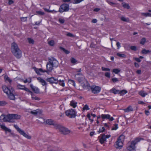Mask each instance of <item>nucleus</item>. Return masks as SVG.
Instances as JSON below:
<instances>
[{
  "mask_svg": "<svg viewBox=\"0 0 151 151\" xmlns=\"http://www.w3.org/2000/svg\"><path fill=\"white\" fill-rule=\"evenodd\" d=\"M58 61L53 58L49 59L48 62L46 65L47 71V73L51 72L53 69V67H57L58 65Z\"/></svg>",
  "mask_w": 151,
  "mask_h": 151,
  "instance_id": "f257e3e1",
  "label": "nucleus"
},
{
  "mask_svg": "<svg viewBox=\"0 0 151 151\" xmlns=\"http://www.w3.org/2000/svg\"><path fill=\"white\" fill-rule=\"evenodd\" d=\"M11 50L13 54L17 58H19L21 57L22 52L17 45L14 42L12 43Z\"/></svg>",
  "mask_w": 151,
  "mask_h": 151,
  "instance_id": "f03ea898",
  "label": "nucleus"
},
{
  "mask_svg": "<svg viewBox=\"0 0 151 151\" xmlns=\"http://www.w3.org/2000/svg\"><path fill=\"white\" fill-rule=\"evenodd\" d=\"M143 138L137 137L134 140L132 141L131 143V145L127 147V148L129 151H131L134 150L135 147V145L141 140H143Z\"/></svg>",
  "mask_w": 151,
  "mask_h": 151,
  "instance_id": "7ed1b4c3",
  "label": "nucleus"
},
{
  "mask_svg": "<svg viewBox=\"0 0 151 151\" xmlns=\"http://www.w3.org/2000/svg\"><path fill=\"white\" fill-rule=\"evenodd\" d=\"M57 127L56 129H58L59 131L64 135H68L69 133L71 132L70 130H69L68 128H66L62 125L58 124V125H56Z\"/></svg>",
  "mask_w": 151,
  "mask_h": 151,
  "instance_id": "20e7f679",
  "label": "nucleus"
},
{
  "mask_svg": "<svg viewBox=\"0 0 151 151\" xmlns=\"http://www.w3.org/2000/svg\"><path fill=\"white\" fill-rule=\"evenodd\" d=\"M77 80L80 83H81L82 85L85 87H89L90 85L88 82L85 79L84 76L78 78Z\"/></svg>",
  "mask_w": 151,
  "mask_h": 151,
  "instance_id": "39448f33",
  "label": "nucleus"
},
{
  "mask_svg": "<svg viewBox=\"0 0 151 151\" xmlns=\"http://www.w3.org/2000/svg\"><path fill=\"white\" fill-rule=\"evenodd\" d=\"M66 115L70 118H74L76 116L75 110L71 109L65 111Z\"/></svg>",
  "mask_w": 151,
  "mask_h": 151,
  "instance_id": "423d86ee",
  "label": "nucleus"
},
{
  "mask_svg": "<svg viewBox=\"0 0 151 151\" xmlns=\"http://www.w3.org/2000/svg\"><path fill=\"white\" fill-rule=\"evenodd\" d=\"M69 9V4L64 3L60 6L58 11L60 13H62L64 12H68Z\"/></svg>",
  "mask_w": 151,
  "mask_h": 151,
  "instance_id": "0eeeda50",
  "label": "nucleus"
},
{
  "mask_svg": "<svg viewBox=\"0 0 151 151\" xmlns=\"http://www.w3.org/2000/svg\"><path fill=\"white\" fill-rule=\"evenodd\" d=\"M0 118H3L2 119L4 122H10V120L13 119V114H8L7 116H5L4 115H2L1 116Z\"/></svg>",
  "mask_w": 151,
  "mask_h": 151,
  "instance_id": "6e6552de",
  "label": "nucleus"
},
{
  "mask_svg": "<svg viewBox=\"0 0 151 151\" xmlns=\"http://www.w3.org/2000/svg\"><path fill=\"white\" fill-rule=\"evenodd\" d=\"M2 89L3 91L7 95H8L9 92H13L14 91V88L9 86H6V85H4L2 86Z\"/></svg>",
  "mask_w": 151,
  "mask_h": 151,
  "instance_id": "1a4fd4ad",
  "label": "nucleus"
},
{
  "mask_svg": "<svg viewBox=\"0 0 151 151\" xmlns=\"http://www.w3.org/2000/svg\"><path fill=\"white\" fill-rule=\"evenodd\" d=\"M89 87H90L92 92L94 94L99 93L101 90V88L99 86L93 85L91 86H90Z\"/></svg>",
  "mask_w": 151,
  "mask_h": 151,
  "instance_id": "9d476101",
  "label": "nucleus"
},
{
  "mask_svg": "<svg viewBox=\"0 0 151 151\" xmlns=\"http://www.w3.org/2000/svg\"><path fill=\"white\" fill-rule=\"evenodd\" d=\"M17 87L19 89L24 90L25 91L29 92L31 95H34L33 93L30 91L28 88L25 87V86H23L20 84H18L17 86Z\"/></svg>",
  "mask_w": 151,
  "mask_h": 151,
  "instance_id": "9b49d317",
  "label": "nucleus"
},
{
  "mask_svg": "<svg viewBox=\"0 0 151 151\" xmlns=\"http://www.w3.org/2000/svg\"><path fill=\"white\" fill-rule=\"evenodd\" d=\"M46 81L48 82H49L50 84H52L55 83L57 84L58 83V78L56 79L54 77H51L48 78L46 79Z\"/></svg>",
  "mask_w": 151,
  "mask_h": 151,
  "instance_id": "f8f14e48",
  "label": "nucleus"
},
{
  "mask_svg": "<svg viewBox=\"0 0 151 151\" xmlns=\"http://www.w3.org/2000/svg\"><path fill=\"white\" fill-rule=\"evenodd\" d=\"M101 118L103 121L105 119H109L110 121H112L114 120V119L113 117H111L110 115L109 114H103L101 115Z\"/></svg>",
  "mask_w": 151,
  "mask_h": 151,
  "instance_id": "ddd939ff",
  "label": "nucleus"
},
{
  "mask_svg": "<svg viewBox=\"0 0 151 151\" xmlns=\"http://www.w3.org/2000/svg\"><path fill=\"white\" fill-rule=\"evenodd\" d=\"M123 145V142L121 140H118L117 139V140L115 142L114 145V147L116 148L120 149Z\"/></svg>",
  "mask_w": 151,
  "mask_h": 151,
  "instance_id": "4468645a",
  "label": "nucleus"
},
{
  "mask_svg": "<svg viewBox=\"0 0 151 151\" xmlns=\"http://www.w3.org/2000/svg\"><path fill=\"white\" fill-rule=\"evenodd\" d=\"M46 123L47 124L50 125H53L54 126V127L56 129L57 127L56 125H58L59 124H55V122L54 120L51 119H47L46 121Z\"/></svg>",
  "mask_w": 151,
  "mask_h": 151,
  "instance_id": "2eb2a0df",
  "label": "nucleus"
},
{
  "mask_svg": "<svg viewBox=\"0 0 151 151\" xmlns=\"http://www.w3.org/2000/svg\"><path fill=\"white\" fill-rule=\"evenodd\" d=\"M30 86L33 91L35 93H40L39 89L36 87L34 86L32 84H30Z\"/></svg>",
  "mask_w": 151,
  "mask_h": 151,
  "instance_id": "dca6fc26",
  "label": "nucleus"
},
{
  "mask_svg": "<svg viewBox=\"0 0 151 151\" xmlns=\"http://www.w3.org/2000/svg\"><path fill=\"white\" fill-rule=\"evenodd\" d=\"M37 79L39 81V82L41 83L42 86H44L47 85V83L41 77L37 78Z\"/></svg>",
  "mask_w": 151,
  "mask_h": 151,
  "instance_id": "f3484780",
  "label": "nucleus"
},
{
  "mask_svg": "<svg viewBox=\"0 0 151 151\" xmlns=\"http://www.w3.org/2000/svg\"><path fill=\"white\" fill-rule=\"evenodd\" d=\"M101 137L99 139V141L101 144H103L106 141V137L105 136V134L101 135Z\"/></svg>",
  "mask_w": 151,
  "mask_h": 151,
  "instance_id": "a211bd4d",
  "label": "nucleus"
},
{
  "mask_svg": "<svg viewBox=\"0 0 151 151\" xmlns=\"http://www.w3.org/2000/svg\"><path fill=\"white\" fill-rule=\"evenodd\" d=\"M20 134L23 135L24 137L27 138L28 139H30L31 138V137L27 134L26 133H25L24 131L22 130L21 132L19 133Z\"/></svg>",
  "mask_w": 151,
  "mask_h": 151,
  "instance_id": "6ab92c4d",
  "label": "nucleus"
},
{
  "mask_svg": "<svg viewBox=\"0 0 151 151\" xmlns=\"http://www.w3.org/2000/svg\"><path fill=\"white\" fill-rule=\"evenodd\" d=\"M77 103L76 102L75 100H72L70 101V105L73 108H75L77 106Z\"/></svg>",
  "mask_w": 151,
  "mask_h": 151,
  "instance_id": "aec40b11",
  "label": "nucleus"
},
{
  "mask_svg": "<svg viewBox=\"0 0 151 151\" xmlns=\"http://www.w3.org/2000/svg\"><path fill=\"white\" fill-rule=\"evenodd\" d=\"M13 92H9V94L7 95L9 98L11 100H14L15 99V97L14 95L13 94Z\"/></svg>",
  "mask_w": 151,
  "mask_h": 151,
  "instance_id": "412c9836",
  "label": "nucleus"
},
{
  "mask_svg": "<svg viewBox=\"0 0 151 151\" xmlns=\"http://www.w3.org/2000/svg\"><path fill=\"white\" fill-rule=\"evenodd\" d=\"M119 90H116L115 88H113L111 89L110 91V93H113L114 94L119 93Z\"/></svg>",
  "mask_w": 151,
  "mask_h": 151,
  "instance_id": "4be33fe9",
  "label": "nucleus"
},
{
  "mask_svg": "<svg viewBox=\"0 0 151 151\" xmlns=\"http://www.w3.org/2000/svg\"><path fill=\"white\" fill-rule=\"evenodd\" d=\"M64 82V80H61L58 79V83L60 85L63 87H64L65 86V83Z\"/></svg>",
  "mask_w": 151,
  "mask_h": 151,
  "instance_id": "5701e85b",
  "label": "nucleus"
},
{
  "mask_svg": "<svg viewBox=\"0 0 151 151\" xmlns=\"http://www.w3.org/2000/svg\"><path fill=\"white\" fill-rule=\"evenodd\" d=\"M125 112H129L130 111H132L133 110V109L131 106H129L127 108L124 109Z\"/></svg>",
  "mask_w": 151,
  "mask_h": 151,
  "instance_id": "b1692460",
  "label": "nucleus"
},
{
  "mask_svg": "<svg viewBox=\"0 0 151 151\" xmlns=\"http://www.w3.org/2000/svg\"><path fill=\"white\" fill-rule=\"evenodd\" d=\"M139 94L142 97H144L148 94L147 93L145 92L144 91H141L139 92Z\"/></svg>",
  "mask_w": 151,
  "mask_h": 151,
  "instance_id": "393cba45",
  "label": "nucleus"
},
{
  "mask_svg": "<svg viewBox=\"0 0 151 151\" xmlns=\"http://www.w3.org/2000/svg\"><path fill=\"white\" fill-rule=\"evenodd\" d=\"M151 52V51L149 50H146L145 49H143L141 52L143 54H146L150 53Z\"/></svg>",
  "mask_w": 151,
  "mask_h": 151,
  "instance_id": "a878e982",
  "label": "nucleus"
},
{
  "mask_svg": "<svg viewBox=\"0 0 151 151\" xmlns=\"http://www.w3.org/2000/svg\"><path fill=\"white\" fill-rule=\"evenodd\" d=\"M13 118L14 119H18L20 118L21 116L17 114H13Z\"/></svg>",
  "mask_w": 151,
  "mask_h": 151,
  "instance_id": "bb28decb",
  "label": "nucleus"
},
{
  "mask_svg": "<svg viewBox=\"0 0 151 151\" xmlns=\"http://www.w3.org/2000/svg\"><path fill=\"white\" fill-rule=\"evenodd\" d=\"M122 4H123L122 6L124 8H126L127 9H130V6L128 4L125 3L124 2H123L122 3Z\"/></svg>",
  "mask_w": 151,
  "mask_h": 151,
  "instance_id": "cd10ccee",
  "label": "nucleus"
},
{
  "mask_svg": "<svg viewBox=\"0 0 151 151\" xmlns=\"http://www.w3.org/2000/svg\"><path fill=\"white\" fill-rule=\"evenodd\" d=\"M125 136L123 134L121 135L117 139L118 140H121L122 142L124 139Z\"/></svg>",
  "mask_w": 151,
  "mask_h": 151,
  "instance_id": "c85d7f7f",
  "label": "nucleus"
},
{
  "mask_svg": "<svg viewBox=\"0 0 151 151\" xmlns=\"http://www.w3.org/2000/svg\"><path fill=\"white\" fill-rule=\"evenodd\" d=\"M70 60L71 63L73 64H76V63L77 62V60L75 58H74L73 57H72L71 58Z\"/></svg>",
  "mask_w": 151,
  "mask_h": 151,
  "instance_id": "c756f323",
  "label": "nucleus"
},
{
  "mask_svg": "<svg viewBox=\"0 0 151 151\" xmlns=\"http://www.w3.org/2000/svg\"><path fill=\"white\" fill-rule=\"evenodd\" d=\"M60 49L63 50V52H64L66 54H68L70 53V52L69 51L66 50L62 47H60Z\"/></svg>",
  "mask_w": 151,
  "mask_h": 151,
  "instance_id": "7c9ffc66",
  "label": "nucleus"
},
{
  "mask_svg": "<svg viewBox=\"0 0 151 151\" xmlns=\"http://www.w3.org/2000/svg\"><path fill=\"white\" fill-rule=\"evenodd\" d=\"M106 130L104 127H101L98 132L99 133H102L105 132Z\"/></svg>",
  "mask_w": 151,
  "mask_h": 151,
  "instance_id": "2f4dec72",
  "label": "nucleus"
},
{
  "mask_svg": "<svg viewBox=\"0 0 151 151\" xmlns=\"http://www.w3.org/2000/svg\"><path fill=\"white\" fill-rule=\"evenodd\" d=\"M146 42V39L144 37L141 40L140 43L142 45H144Z\"/></svg>",
  "mask_w": 151,
  "mask_h": 151,
  "instance_id": "473e14b6",
  "label": "nucleus"
},
{
  "mask_svg": "<svg viewBox=\"0 0 151 151\" xmlns=\"http://www.w3.org/2000/svg\"><path fill=\"white\" fill-rule=\"evenodd\" d=\"M121 20L125 22H128L129 21L128 18H126L124 17H121Z\"/></svg>",
  "mask_w": 151,
  "mask_h": 151,
  "instance_id": "72a5a7b5",
  "label": "nucleus"
},
{
  "mask_svg": "<svg viewBox=\"0 0 151 151\" xmlns=\"http://www.w3.org/2000/svg\"><path fill=\"white\" fill-rule=\"evenodd\" d=\"M127 93V91L125 90H123L121 91H119V93L121 95H123Z\"/></svg>",
  "mask_w": 151,
  "mask_h": 151,
  "instance_id": "f704fd0d",
  "label": "nucleus"
},
{
  "mask_svg": "<svg viewBox=\"0 0 151 151\" xmlns=\"http://www.w3.org/2000/svg\"><path fill=\"white\" fill-rule=\"evenodd\" d=\"M141 15L145 17H147L148 16L151 17V14L149 13H141Z\"/></svg>",
  "mask_w": 151,
  "mask_h": 151,
  "instance_id": "c9c22d12",
  "label": "nucleus"
},
{
  "mask_svg": "<svg viewBox=\"0 0 151 151\" xmlns=\"http://www.w3.org/2000/svg\"><path fill=\"white\" fill-rule=\"evenodd\" d=\"M118 124H115L112 127L111 130H116L118 128Z\"/></svg>",
  "mask_w": 151,
  "mask_h": 151,
  "instance_id": "e433bc0d",
  "label": "nucleus"
},
{
  "mask_svg": "<svg viewBox=\"0 0 151 151\" xmlns=\"http://www.w3.org/2000/svg\"><path fill=\"white\" fill-rule=\"evenodd\" d=\"M4 79L6 80L7 81L9 82L10 83H11L12 82V80L9 78V77H8L7 75L5 76Z\"/></svg>",
  "mask_w": 151,
  "mask_h": 151,
  "instance_id": "4c0bfd02",
  "label": "nucleus"
},
{
  "mask_svg": "<svg viewBox=\"0 0 151 151\" xmlns=\"http://www.w3.org/2000/svg\"><path fill=\"white\" fill-rule=\"evenodd\" d=\"M14 127L16 129L17 131L19 133L22 130L21 129L19 128V127L17 125H14Z\"/></svg>",
  "mask_w": 151,
  "mask_h": 151,
  "instance_id": "58836bf2",
  "label": "nucleus"
},
{
  "mask_svg": "<svg viewBox=\"0 0 151 151\" xmlns=\"http://www.w3.org/2000/svg\"><path fill=\"white\" fill-rule=\"evenodd\" d=\"M116 55L118 56L121 58H125L126 57V55L124 54H120L117 53Z\"/></svg>",
  "mask_w": 151,
  "mask_h": 151,
  "instance_id": "ea45409f",
  "label": "nucleus"
},
{
  "mask_svg": "<svg viewBox=\"0 0 151 151\" xmlns=\"http://www.w3.org/2000/svg\"><path fill=\"white\" fill-rule=\"evenodd\" d=\"M112 72L115 74H118L120 72V70L117 68L114 69L112 70Z\"/></svg>",
  "mask_w": 151,
  "mask_h": 151,
  "instance_id": "a19ab883",
  "label": "nucleus"
},
{
  "mask_svg": "<svg viewBox=\"0 0 151 151\" xmlns=\"http://www.w3.org/2000/svg\"><path fill=\"white\" fill-rule=\"evenodd\" d=\"M27 40L29 44H33L34 43V41L33 39L31 38H28Z\"/></svg>",
  "mask_w": 151,
  "mask_h": 151,
  "instance_id": "79ce46f5",
  "label": "nucleus"
},
{
  "mask_svg": "<svg viewBox=\"0 0 151 151\" xmlns=\"http://www.w3.org/2000/svg\"><path fill=\"white\" fill-rule=\"evenodd\" d=\"M31 78H29L27 79H26V80L24 81V82L25 83L27 82L30 83L31 82Z\"/></svg>",
  "mask_w": 151,
  "mask_h": 151,
  "instance_id": "37998d69",
  "label": "nucleus"
},
{
  "mask_svg": "<svg viewBox=\"0 0 151 151\" xmlns=\"http://www.w3.org/2000/svg\"><path fill=\"white\" fill-rule=\"evenodd\" d=\"M105 76L108 78H110V73L109 72H106L105 73Z\"/></svg>",
  "mask_w": 151,
  "mask_h": 151,
  "instance_id": "c03bdc74",
  "label": "nucleus"
},
{
  "mask_svg": "<svg viewBox=\"0 0 151 151\" xmlns=\"http://www.w3.org/2000/svg\"><path fill=\"white\" fill-rule=\"evenodd\" d=\"M48 44L51 46H53L54 45V41L53 40H51L48 42Z\"/></svg>",
  "mask_w": 151,
  "mask_h": 151,
  "instance_id": "a18cd8bd",
  "label": "nucleus"
},
{
  "mask_svg": "<svg viewBox=\"0 0 151 151\" xmlns=\"http://www.w3.org/2000/svg\"><path fill=\"white\" fill-rule=\"evenodd\" d=\"M102 70L104 71H109L110 70V69L109 68H105L104 67L101 68Z\"/></svg>",
  "mask_w": 151,
  "mask_h": 151,
  "instance_id": "49530a36",
  "label": "nucleus"
},
{
  "mask_svg": "<svg viewBox=\"0 0 151 151\" xmlns=\"http://www.w3.org/2000/svg\"><path fill=\"white\" fill-rule=\"evenodd\" d=\"M131 49L133 51H136L137 50V48L136 46H131L130 47Z\"/></svg>",
  "mask_w": 151,
  "mask_h": 151,
  "instance_id": "de8ad7c7",
  "label": "nucleus"
},
{
  "mask_svg": "<svg viewBox=\"0 0 151 151\" xmlns=\"http://www.w3.org/2000/svg\"><path fill=\"white\" fill-rule=\"evenodd\" d=\"M111 80L114 83H116L119 81L118 79L116 78H112L111 79Z\"/></svg>",
  "mask_w": 151,
  "mask_h": 151,
  "instance_id": "09e8293b",
  "label": "nucleus"
},
{
  "mask_svg": "<svg viewBox=\"0 0 151 151\" xmlns=\"http://www.w3.org/2000/svg\"><path fill=\"white\" fill-rule=\"evenodd\" d=\"M6 103L4 101H0V106H3L6 105Z\"/></svg>",
  "mask_w": 151,
  "mask_h": 151,
  "instance_id": "8fccbe9b",
  "label": "nucleus"
},
{
  "mask_svg": "<svg viewBox=\"0 0 151 151\" xmlns=\"http://www.w3.org/2000/svg\"><path fill=\"white\" fill-rule=\"evenodd\" d=\"M36 13L39 15H42L45 14V13L42 11H37Z\"/></svg>",
  "mask_w": 151,
  "mask_h": 151,
  "instance_id": "3c124183",
  "label": "nucleus"
},
{
  "mask_svg": "<svg viewBox=\"0 0 151 151\" xmlns=\"http://www.w3.org/2000/svg\"><path fill=\"white\" fill-rule=\"evenodd\" d=\"M27 17H22L20 18L22 22L26 21L27 20Z\"/></svg>",
  "mask_w": 151,
  "mask_h": 151,
  "instance_id": "603ef678",
  "label": "nucleus"
},
{
  "mask_svg": "<svg viewBox=\"0 0 151 151\" xmlns=\"http://www.w3.org/2000/svg\"><path fill=\"white\" fill-rule=\"evenodd\" d=\"M89 109L88 108V106L87 105H85L83 107V109L84 110H89Z\"/></svg>",
  "mask_w": 151,
  "mask_h": 151,
  "instance_id": "864d4df0",
  "label": "nucleus"
},
{
  "mask_svg": "<svg viewBox=\"0 0 151 151\" xmlns=\"http://www.w3.org/2000/svg\"><path fill=\"white\" fill-rule=\"evenodd\" d=\"M59 22L61 24H63L65 22V20L64 19L60 18L59 19Z\"/></svg>",
  "mask_w": 151,
  "mask_h": 151,
  "instance_id": "5fc2aeb1",
  "label": "nucleus"
},
{
  "mask_svg": "<svg viewBox=\"0 0 151 151\" xmlns=\"http://www.w3.org/2000/svg\"><path fill=\"white\" fill-rule=\"evenodd\" d=\"M0 126L1 127L4 131L5 130L6 128H7L3 124L1 125H0Z\"/></svg>",
  "mask_w": 151,
  "mask_h": 151,
  "instance_id": "6e6d98bb",
  "label": "nucleus"
},
{
  "mask_svg": "<svg viewBox=\"0 0 151 151\" xmlns=\"http://www.w3.org/2000/svg\"><path fill=\"white\" fill-rule=\"evenodd\" d=\"M36 110H35V111H31L30 112V113L32 114H34V115H36L38 113V112L37 111H36Z\"/></svg>",
  "mask_w": 151,
  "mask_h": 151,
  "instance_id": "4d7b16f0",
  "label": "nucleus"
},
{
  "mask_svg": "<svg viewBox=\"0 0 151 151\" xmlns=\"http://www.w3.org/2000/svg\"><path fill=\"white\" fill-rule=\"evenodd\" d=\"M39 70L40 71V72H41L42 73L46 72V73H47V72L46 70H43V69L42 68L39 69Z\"/></svg>",
  "mask_w": 151,
  "mask_h": 151,
  "instance_id": "13d9d810",
  "label": "nucleus"
},
{
  "mask_svg": "<svg viewBox=\"0 0 151 151\" xmlns=\"http://www.w3.org/2000/svg\"><path fill=\"white\" fill-rule=\"evenodd\" d=\"M35 71L37 74H40V71L39 70V69H37L36 68L35 69Z\"/></svg>",
  "mask_w": 151,
  "mask_h": 151,
  "instance_id": "bf43d9fd",
  "label": "nucleus"
},
{
  "mask_svg": "<svg viewBox=\"0 0 151 151\" xmlns=\"http://www.w3.org/2000/svg\"><path fill=\"white\" fill-rule=\"evenodd\" d=\"M104 126L105 127H106L109 128V130L110 129V128L109 126L108 125V124L106 123H104Z\"/></svg>",
  "mask_w": 151,
  "mask_h": 151,
  "instance_id": "052dcab7",
  "label": "nucleus"
},
{
  "mask_svg": "<svg viewBox=\"0 0 151 151\" xmlns=\"http://www.w3.org/2000/svg\"><path fill=\"white\" fill-rule=\"evenodd\" d=\"M70 81L72 83V85L74 86H75V81L74 80H70Z\"/></svg>",
  "mask_w": 151,
  "mask_h": 151,
  "instance_id": "680f3d73",
  "label": "nucleus"
},
{
  "mask_svg": "<svg viewBox=\"0 0 151 151\" xmlns=\"http://www.w3.org/2000/svg\"><path fill=\"white\" fill-rule=\"evenodd\" d=\"M107 2H108V4H110L111 5H114V4H115L114 3H113L112 2H111L110 1H109L107 0Z\"/></svg>",
  "mask_w": 151,
  "mask_h": 151,
  "instance_id": "e2e57ef3",
  "label": "nucleus"
},
{
  "mask_svg": "<svg viewBox=\"0 0 151 151\" xmlns=\"http://www.w3.org/2000/svg\"><path fill=\"white\" fill-rule=\"evenodd\" d=\"M116 45L118 47V49H119L120 47V43L119 42H117Z\"/></svg>",
  "mask_w": 151,
  "mask_h": 151,
  "instance_id": "0e129e2a",
  "label": "nucleus"
},
{
  "mask_svg": "<svg viewBox=\"0 0 151 151\" xmlns=\"http://www.w3.org/2000/svg\"><path fill=\"white\" fill-rule=\"evenodd\" d=\"M43 9L46 12H52L50 10L47 8H44Z\"/></svg>",
  "mask_w": 151,
  "mask_h": 151,
  "instance_id": "69168bd1",
  "label": "nucleus"
},
{
  "mask_svg": "<svg viewBox=\"0 0 151 151\" xmlns=\"http://www.w3.org/2000/svg\"><path fill=\"white\" fill-rule=\"evenodd\" d=\"M97 20L96 19H94L92 20L91 22L93 23H96L97 22Z\"/></svg>",
  "mask_w": 151,
  "mask_h": 151,
  "instance_id": "338daca9",
  "label": "nucleus"
},
{
  "mask_svg": "<svg viewBox=\"0 0 151 151\" xmlns=\"http://www.w3.org/2000/svg\"><path fill=\"white\" fill-rule=\"evenodd\" d=\"M135 60L138 63H139L141 62V60L138 58H135Z\"/></svg>",
  "mask_w": 151,
  "mask_h": 151,
  "instance_id": "774afa93",
  "label": "nucleus"
}]
</instances>
